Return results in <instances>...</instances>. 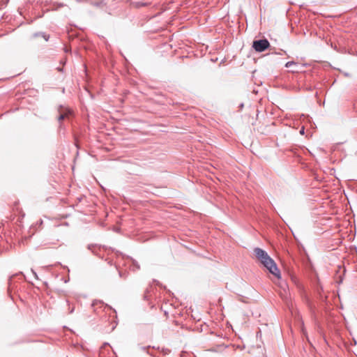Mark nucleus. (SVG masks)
I'll list each match as a JSON object with an SVG mask.
<instances>
[{
  "label": "nucleus",
  "instance_id": "obj_1",
  "mask_svg": "<svg viewBox=\"0 0 357 357\" xmlns=\"http://www.w3.org/2000/svg\"><path fill=\"white\" fill-rule=\"evenodd\" d=\"M256 257L263 264V265L268 269L269 272L276 276L278 278H281L280 271L278 269L274 260L270 257L268 253L263 249L256 248L254 250Z\"/></svg>",
  "mask_w": 357,
  "mask_h": 357
},
{
  "label": "nucleus",
  "instance_id": "obj_2",
  "mask_svg": "<svg viewBox=\"0 0 357 357\" xmlns=\"http://www.w3.org/2000/svg\"><path fill=\"white\" fill-rule=\"evenodd\" d=\"M252 47L256 52H262L270 47V43L266 38L255 40Z\"/></svg>",
  "mask_w": 357,
  "mask_h": 357
},
{
  "label": "nucleus",
  "instance_id": "obj_3",
  "mask_svg": "<svg viewBox=\"0 0 357 357\" xmlns=\"http://www.w3.org/2000/svg\"><path fill=\"white\" fill-rule=\"evenodd\" d=\"M58 112L59 113L57 119L59 122V127H62V123L61 121L64 120L65 119H67L71 114L72 111L66 107H64L62 105H60L58 109Z\"/></svg>",
  "mask_w": 357,
  "mask_h": 357
},
{
  "label": "nucleus",
  "instance_id": "obj_4",
  "mask_svg": "<svg viewBox=\"0 0 357 357\" xmlns=\"http://www.w3.org/2000/svg\"><path fill=\"white\" fill-rule=\"evenodd\" d=\"M98 305H100V307H102L105 305V304L102 301L98 300H96L92 303L91 307L93 308L94 312L97 313H98L97 307Z\"/></svg>",
  "mask_w": 357,
  "mask_h": 357
},
{
  "label": "nucleus",
  "instance_id": "obj_5",
  "mask_svg": "<svg viewBox=\"0 0 357 357\" xmlns=\"http://www.w3.org/2000/svg\"><path fill=\"white\" fill-rule=\"evenodd\" d=\"M130 259L132 261V264L130 266V269L133 271H138L140 268V266H139V264H138V262L133 259Z\"/></svg>",
  "mask_w": 357,
  "mask_h": 357
},
{
  "label": "nucleus",
  "instance_id": "obj_6",
  "mask_svg": "<svg viewBox=\"0 0 357 357\" xmlns=\"http://www.w3.org/2000/svg\"><path fill=\"white\" fill-rule=\"evenodd\" d=\"M33 36L34 38L36 37H38V36H40V38H43L45 39V41H48V40L50 39V35L45 33V32H38V33H35Z\"/></svg>",
  "mask_w": 357,
  "mask_h": 357
},
{
  "label": "nucleus",
  "instance_id": "obj_7",
  "mask_svg": "<svg viewBox=\"0 0 357 357\" xmlns=\"http://www.w3.org/2000/svg\"><path fill=\"white\" fill-rule=\"evenodd\" d=\"M296 64L294 61H288L285 64V67L286 68H289L291 67L292 65H295Z\"/></svg>",
  "mask_w": 357,
  "mask_h": 357
},
{
  "label": "nucleus",
  "instance_id": "obj_8",
  "mask_svg": "<svg viewBox=\"0 0 357 357\" xmlns=\"http://www.w3.org/2000/svg\"><path fill=\"white\" fill-rule=\"evenodd\" d=\"M13 277H14V276H11V277L9 278V280H8V291H10V290L11 285H12V280H13Z\"/></svg>",
  "mask_w": 357,
  "mask_h": 357
},
{
  "label": "nucleus",
  "instance_id": "obj_9",
  "mask_svg": "<svg viewBox=\"0 0 357 357\" xmlns=\"http://www.w3.org/2000/svg\"><path fill=\"white\" fill-rule=\"evenodd\" d=\"M299 132H300L301 135H304V133H305V128L303 126L301 128Z\"/></svg>",
  "mask_w": 357,
  "mask_h": 357
},
{
  "label": "nucleus",
  "instance_id": "obj_10",
  "mask_svg": "<svg viewBox=\"0 0 357 357\" xmlns=\"http://www.w3.org/2000/svg\"><path fill=\"white\" fill-rule=\"evenodd\" d=\"M31 272H32L33 275H34L35 278L38 279L37 273L33 269H31Z\"/></svg>",
  "mask_w": 357,
  "mask_h": 357
},
{
  "label": "nucleus",
  "instance_id": "obj_11",
  "mask_svg": "<svg viewBox=\"0 0 357 357\" xmlns=\"http://www.w3.org/2000/svg\"><path fill=\"white\" fill-rule=\"evenodd\" d=\"M151 347L150 346H148V347H141V349L143 350V351H146L148 350Z\"/></svg>",
  "mask_w": 357,
  "mask_h": 357
},
{
  "label": "nucleus",
  "instance_id": "obj_12",
  "mask_svg": "<svg viewBox=\"0 0 357 357\" xmlns=\"http://www.w3.org/2000/svg\"><path fill=\"white\" fill-rule=\"evenodd\" d=\"M342 280H343V278L342 275H340L339 276V280H337V282L340 284V283H342Z\"/></svg>",
  "mask_w": 357,
  "mask_h": 357
},
{
  "label": "nucleus",
  "instance_id": "obj_13",
  "mask_svg": "<svg viewBox=\"0 0 357 357\" xmlns=\"http://www.w3.org/2000/svg\"><path fill=\"white\" fill-rule=\"evenodd\" d=\"M74 310H75V308H74V307L70 308V310H69V313H70V314H72V313L74 312Z\"/></svg>",
  "mask_w": 357,
  "mask_h": 357
},
{
  "label": "nucleus",
  "instance_id": "obj_14",
  "mask_svg": "<svg viewBox=\"0 0 357 357\" xmlns=\"http://www.w3.org/2000/svg\"><path fill=\"white\" fill-rule=\"evenodd\" d=\"M118 272H119V276H120L121 278L123 277V274L122 273V272H121V271H118Z\"/></svg>",
  "mask_w": 357,
  "mask_h": 357
},
{
  "label": "nucleus",
  "instance_id": "obj_15",
  "mask_svg": "<svg viewBox=\"0 0 357 357\" xmlns=\"http://www.w3.org/2000/svg\"><path fill=\"white\" fill-rule=\"evenodd\" d=\"M105 307H109V309H112V307L110 306H109L108 305H105Z\"/></svg>",
  "mask_w": 357,
  "mask_h": 357
},
{
  "label": "nucleus",
  "instance_id": "obj_16",
  "mask_svg": "<svg viewBox=\"0 0 357 357\" xmlns=\"http://www.w3.org/2000/svg\"><path fill=\"white\" fill-rule=\"evenodd\" d=\"M104 345L105 346L109 345V343H105Z\"/></svg>",
  "mask_w": 357,
  "mask_h": 357
}]
</instances>
